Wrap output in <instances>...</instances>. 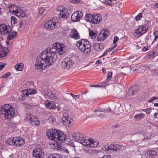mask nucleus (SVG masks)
I'll return each instance as SVG.
<instances>
[{
	"mask_svg": "<svg viewBox=\"0 0 158 158\" xmlns=\"http://www.w3.org/2000/svg\"><path fill=\"white\" fill-rule=\"evenodd\" d=\"M65 47L64 44L59 43H54L52 48L48 47L37 56L35 67L40 69L41 72L47 66L50 65L56 58V53L60 55H63L65 52Z\"/></svg>",
	"mask_w": 158,
	"mask_h": 158,
	"instance_id": "obj_1",
	"label": "nucleus"
},
{
	"mask_svg": "<svg viewBox=\"0 0 158 158\" xmlns=\"http://www.w3.org/2000/svg\"><path fill=\"white\" fill-rule=\"evenodd\" d=\"M46 135L50 140L57 143H62L66 139V135L62 132L55 129H50L46 132Z\"/></svg>",
	"mask_w": 158,
	"mask_h": 158,
	"instance_id": "obj_2",
	"label": "nucleus"
},
{
	"mask_svg": "<svg viewBox=\"0 0 158 158\" xmlns=\"http://www.w3.org/2000/svg\"><path fill=\"white\" fill-rule=\"evenodd\" d=\"M0 113L4 115L6 119L11 120L15 116V111L13 107L9 104H5L1 106Z\"/></svg>",
	"mask_w": 158,
	"mask_h": 158,
	"instance_id": "obj_3",
	"label": "nucleus"
},
{
	"mask_svg": "<svg viewBox=\"0 0 158 158\" xmlns=\"http://www.w3.org/2000/svg\"><path fill=\"white\" fill-rule=\"evenodd\" d=\"M0 32L2 35L8 34L7 39L9 40L13 39L17 34V32L12 31L11 27L6 25L4 24H0Z\"/></svg>",
	"mask_w": 158,
	"mask_h": 158,
	"instance_id": "obj_4",
	"label": "nucleus"
},
{
	"mask_svg": "<svg viewBox=\"0 0 158 158\" xmlns=\"http://www.w3.org/2000/svg\"><path fill=\"white\" fill-rule=\"evenodd\" d=\"M77 45L79 49L85 54L89 53L91 51L90 43L86 40L82 39L77 42Z\"/></svg>",
	"mask_w": 158,
	"mask_h": 158,
	"instance_id": "obj_5",
	"label": "nucleus"
},
{
	"mask_svg": "<svg viewBox=\"0 0 158 158\" xmlns=\"http://www.w3.org/2000/svg\"><path fill=\"white\" fill-rule=\"evenodd\" d=\"M5 144L19 146L25 143L24 140L21 137H15L8 138L5 142Z\"/></svg>",
	"mask_w": 158,
	"mask_h": 158,
	"instance_id": "obj_6",
	"label": "nucleus"
},
{
	"mask_svg": "<svg viewBox=\"0 0 158 158\" xmlns=\"http://www.w3.org/2000/svg\"><path fill=\"white\" fill-rule=\"evenodd\" d=\"M74 64L73 61L70 57H66L63 59L61 62V66L62 68L69 69H71Z\"/></svg>",
	"mask_w": 158,
	"mask_h": 158,
	"instance_id": "obj_7",
	"label": "nucleus"
},
{
	"mask_svg": "<svg viewBox=\"0 0 158 158\" xmlns=\"http://www.w3.org/2000/svg\"><path fill=\"white\" fill-rule=\"evenodd\" d=\"M56 10L59 15V17L61 18L66 19L69 17V13L67 9L64 6L60 5L56 8Z\"/></svg>",
	"mask_w": 158,
	"mask_h": 158,
	"instance_id": "obj_8",
	"label": "nucleus"
},
{
	"mask_svg": "<svg viewBox=\"0 0 158 158\" xmlns=\"http://www.w3.org/2000/svg\"><path fill=\"white\" fill-rule=\"evenodd\" d=\"M149 27V26H145L144 25L139 26L135 31L134 34V36L137 37L140 36L148 31Z\"/></svg>",
	"mask_w": 158,
	"mask_h": 158,
	"instance_id": "obj_9",
	"label": "nucleus"
},
{
	"mask_svg": "<svg viewBox=\"0 0 158 158\" xmlns=\"http://www.w3.org/2000/svg\"><path fill=\"white\" fill-rule=\"evenodd\" d=\"M73 138L76 141L84 145V143H85L86 139L83 137V134L79 132H76L72 135Z\"/></svg>",
	"mask_w": 158,
	"mask_h": 158,
	"instance_id": "obj_10",
	"label": "nucleus"
},
{
	"mask_svg": "<svg viewBox=\"0 0 158 158\" xmlns=\"http://www.w3.org/2000/svg\"><path fill=\"white\" fill-rule=\"evenodd\" d=\"M85 143H84V146L87 147H96L99 144V142L97 140H93L92 139H86Z\"/></svg>",
	"mask_w": 158,
	"mask_h": 158,
	"instance_id": "obj_11",
	"label": "nucleus"
},
{
	"mask_svg": "<svg viewBox=\"0 0 158 158\" xmlns=\"http://www.w3.org/2000/svg\"><path fill=\"white\" fill-rule=\"evenodd\" d=\"M32 155L35 158H44L45 156L44 152L39 148H36L33 150Z\"/></svg>",
	"mask_w": 158,
	"mask_h": 158,
	"instance_id": "obj_12",
	"label": "nucleus"
},
{
	"mask_svg": "<svg viewBox=\"0 0 158 158\" xmlns=\"http://www.w3.org/2000/svg\"><path fill=\"white\" fill-rule=\"evenodd\" d=\"M110 32L107 29H103L102 30L98 37V40L102 41L106 39L109 35Z\"/></svg>",
	"mask_w": 158,
	"mask_h": 158,
	"instance_id": "obj_13",
	"label": "nucleus"
},
{
	"mask_svg": "<svg viewBox=\"0 0 158 158\" xmlns=\"http://www.w3.org/2000/svg\"><path fill=\"white\" fill-rule=\"evenodd\" d=\"M82 15V13L81 11H76L72 14L71 19L73 22H77L80 20Z\"/></svg>",
	"mask_w": 158,
	"mask_h": 158,
	"instance_id": "obj_14",
	"label": "nucleus"
},
{
	"mask_svg": "<svg viewBox=\"0 0 158 158\" xmlns=\"http://www.w3.org/2000/svg\"><path fill=\"white\" fill-rule=\"evenodd\" d=\"M139 89L137 85H133L130 87L128 92L127 94L130 96H132L136 94L139 91Z\"/></svg>",
	"mask_w": 158,
	"mask_h": 158,
	"instance_id": "obj_15",
	"label": "nucleus"
},
{
	"mask_svg": "<svg viewBox=\"0 0 158 158\" xmlns=\"http://www.w3.org/2000/svg\"><path fill=\"white\" fill-rule=\"evenodd\" d=\"M20 7L12 4H10L8 5V6L7 7L6 9L8 11H9L10 12H12L15 15L16 12H17L18 9Z\"/></svg>",
	"mask_w": 158,
	"mask_h": 158,
	"instance_id": "obj_16",
	"label": "nucleus"
},
{
	"mask_svg": "<svg viewBox=\"0 0 158 158\" xmlns=\"http://www.w3.org/2000/svg\"><path fill=\"white\" fill-rule=\"evenodd\" d=\"M53 19L50 20L46 22L44 24L45 27L47 29H53L55 26L56 22L53 21Z\"/></svg>",
	"mask_w": 158,
	"mask_h": 158,
	"instance_id": "obj_17",
	"label": "nucleus"
},
{
	"mask_svg": "<svg viewBox=\"0 0 158 158\" xmlns=\"http://www.w3.org/2000/svg\"><path fill=\"white\" fill-rule=\"evenodd\" d=\"M9 50L7 48H3L0 43V58L6 56L8 53Z\"/></svg>",
	"mask_w": 158,
	"mask_h": 158,
	"instance_id": "obj_18",
	"label": "nucleus"
},
{
	"mask_svg": "<svg viewBox=\"0 0 158 158\" xmlns=\"http://www.w3.org/2000/svg\"><path fill=\"white\" fill-rule=\"evenodd\" d=\"M69 35L71 37L75 40H77L80 38L79 33L76 29L72 30L70 32Z\"/></svg>",
	"mask_w": 158,
	"mask_h": 158,
	"instance_id": "obj_19",
	"label": "nucleus"
},
{
	"mask_svg": "<svg viewBox=\"0 0 158 158\" xmlns=\"http://www.w3.org/2000/svg\"><path fill=\"white\" fill-rule=\"evenodd\" d=\"M102 19V17L98 14L93 15L92 23L94 24L99 23Z\"/></svg>",
	"mask_w": 158,
	"mask_h": 158,
	"instance_id": "obj_20",
	"label": "nucleus"
},
{
	"mask_svg": "<svg viewBox=\"0 0 158 158\" xmlns=\"http://www.w3.org/2000/svg\"><path fill=\"white\" fill-rule=\"evenodd\" d=\"M104 45L101 43H94L93 47L94 49L97 51H100L102 50L104 47Z\"/></svg>",
	"mask_w": 158,
	"mask_h": 158,
	"instance_id": "obj_21",
	"label": "nucleus"
},
{
	"mask_svg": "<svg viewBox=\"0 0 158 158\" xmlns=\"http://www.w3.org/2000/svg\"><path fill=\"white\" fill-rule=\"evenodd\" d=\"M29 123L31 125L38 126L40 124V121L38 118L35 116L33 117V118H32L31 120H29Z\"/></svg>",
	"mask_w": 158,
	"mask_h": 158,
	"instance_id": "obj_22",
	"label": "nucleus"
},
{
	"mask_svg": "<svg viewBox=\"0 0 158 158\" xmlns=\"http://www.w3.org/2000/svg\"><path fill=\"white\" fill-rule=\"evenodd\" d=\"M100 1L103 3L111 6H114L116 2L115 0H100Z\"/></svg>",
	"mask_w": 158,
	"mask_h": 158,
	"instance_id": "obj_23",
	"label": "nucleus"
},
{
	"mask_svg": "<svg viewBox=\"0 0 158 158\" xmlns=\"http://www.w3.org/2000/svg\"><path fill=\"white\" fill-rule=\"evenodd\" d=\"M121 148V145L118 144L113 143L110 144V149L113 150H118Z\"/></svg>",
	"mask_w": 158,
	"mask_h": 158,
	"instance_id": "obj_24",
	"label": "nucleus"
},
{
	"mask_svg": "<svg viewBox=\"0 0 158 158\" xmlns=\"http://www.w3.org/2000/svg\"><path fill=\"white\" fill-rule=\"evenodd\" d=\"M47 158H63V157L60 154L54 153L49 155Z\"/></svg>",
	"mask_w": 158,
	"mask_h": 158,
	"instance_id": "obj_25",
	"label": "nucleus"
},
{
	"mask_svg": "<svg viewBox=\"0 0 158 158\" xmlns=\"http://www.w3.org/2000/svg\"><path fill=\"white\" fill-rule=\"evenodd\" d=\"M144 115L143 113L139 114H136L135 116V121H139L144 118Z\"/></svg>",
	"mask_w": 158,
	"mask_h": 158,
	"instance_id": "obj_26",
	"label": "nucleus"
},
{
	"mask_svg": "<svg viewBox=\"0 0 158 158\" xmlns=\"http://www.w3.org/2000/svg\"><path fill=\"white\" fill-rule=\"evenodd\" d=\"M15 15L18 17H23L25 15V12L23 11L21 9V8L20 7L18 9L17 12H16Z\"/></svg>",
	"mask_w": 158,
	"mask_h": 158,
	"instance_id": "obj_27",
	"label": "nucleus"
},
{
	"mask_svg": "<svg viewBox=\"0 0 158 158\" xmlns=\"http://www.w3.org/2000/svg\"><path fill=\"white\" fill-rule=\"evenodd\" d=\"M157 156V152L154 150H150L149 152V156L150 158H153Z\"/></svg>",
	"mask_w": 158,
	"mask_h": 158,
	"instance_id": "obj_28",
	"label": "nucleus"
},
{
	"mask_svg": "<svg viewBox=\"0 0 158 158\" xmlns=\"http://www.w3.org/2000/svg\"><path fill=\"white\" fill-rule=\"evenodd\" d=\"M93 17V15L89 14H86L85 17V19L86 21L90 22L92 23Z\"/></svg>",
	"mask_w": 158,
	"mask_h": 158,
	"instance_id": "obj_29",
	"label": "nucleus"
},
{
	"mask_svg": "<svg viewBox=\"0 0 158 158\" xmlns=\"http://www.w3.org/2000/svg\"><path fill=\"white\" fill-rule=\"evenodd\" d=\"M23 64L20 63L16 64L15 66V68L17 71H21L23 69Z\"/></svg>",
	"mask_w": 158,
	"mask_h": 158,
	"instance_id": "obj_30",
	"label": "nucleus"
},
{
	"mask_svg": "<svg viewBox=\"0 0 158 158\" xmlns=\"http://www.w3.org/2000/svg\"><path fill=\"white\" fill-rule=\"evenodd\" d=\"M34 116H33L30 114L27 113L26 115L25 119L26 121L29 122V120H31L32 119V118H33V117Z\"/></svg>",
	"mask_w": 158,
	"mask_h": 158,
	"instance_id": "obj_31",
	"label": "nucleus"
},
{
	"mask_svg": "<svg viewBox=\"0 0 158 158\" xmlns=\"http://www.w3.org/2000/svg\"><path fill=\"white\" fill-rule=\"evenodd\" d=\"M27 94L28 95V96L29 97H30V96H29L30 95L33 94H34L36 93V91L32 89H26Z\"/></svg>",
	"mask_w": 158,
	"mask_h": 158,
	"instance_id": "obj_32",
	"label": "nucleus"
},
{
	"mask_svg": "<svg viewBox=\"0 0 158 158\" xmlns=\"http://www.w3.org/2000/svg\"><path fill=\"white\" fill-rule=\"evenodd\" d=\"M63 118H62L63 123H64L65 121H66L67 119H68L69 117H68V114L67 113H64L63 114Z\"/></svg>",
	"mask_w": 158,
	"mask_h": 158,
	"instance_id": "obj_33",
	"label": "nucleus"
},
{
	"mask_svg": "<svg viewBox=\"0 0 158 158\" xmlns=\"http://www.w3.org/2000/svg\"><path fill=\"white\" fill-rule=\"evenodd\" d=\"M109 109L108 110V109L107 110H105L104 109H99L98 110H95V112H96L98 111L100 112H103L105 113H106L108 112H110L111 111V109L109 107Z\"/></svg>",
	"mask_w": 158,
	"mask_h": 158,
	"instance_id": "obj_34",
	"label": "nucleus"
},
{
	"mask_svg": "<svg viewBox=\"0 0 158 158\" xmlns=\"http://www.w3.org/2000/svg\"><path fill=\"white\" fill-rule=\"evenodd\" d=\"M73 118H71L70 117L68 118V119H67L66 120V121L64 122L65 124H73Z\"/></svg>",
	"mask_w": 158,
	"mask_h": 158,
	"instance_id": "obj_35",
	"label": "nucleus"
},
{
	"mask_svg": "<svg viewBox=\"0 0 158 158\" xmlns=\"http://www.w3.org/2000/svg\"><path fill=\"white\" fill-rule=\"evenodd\" d=\"M46 104V107L48 109H53L55 107L54 106L52 103L50 102H47Z\"/></svg>",
	"mask_w": 158,
	"mask_h": 158,
	"instance_id": "obj_36",
	"label": "nucleus"
},
{
	"mask_svg": "<svg viewBox=\"0 0 158 158\" xmlns=\"http://www.w3.org/2000/svg\"><path fill=\"white\" fill-rule=\"evenodd\" d=\"M69 1L71 3L74 4H78L79 3L82 4L83 3V2L81 0H69Z\"/></svg>",
	"mask_w": 158,
	"mask_h": 158,
	"instance_id": "obj_37",
	"label": "nucleus"
},
{
	"mask_svg": "<svg viewBox=\"0 0 158 158\" xmlns=\"http://www.w3.org/2000/svg\"><path fill=\"white\" fill-rule=\"evenodd\" d=\"M153 35L155 36L153 40L152 41V44L156 41V40L158 38V31L154 32Z\"/></svg>",
	"mask_w": 158,
	"mask_h": 158,
	"instance_id": "obj_38",
	"label": "nucleus"
},
{
	"mask_svg": "<svg viewBox=\"0 0 158 158\" xmlns=\"http://www.w3.org/2000/svg\"><path fill=\"white\" fill-rule=\"evenodd\" d=\"M89 35L92 37V39H94L96 37L97 34L96 33L92 31H89Z\"/></svg>",
	"mask_w": 158,
	"mask_h": 158,
	"instance_id": "obj_39",
	"label": "nucleus"
},
{
	"mask_svg": "<svg viewBox=\"0 0 158 158\" xmlns=\"http://www.w3.org/2000/svg\"><path fill=\"white\" fill-rule=\"evenodd\" d=\"M109 80H107V79L105 81L101 82L100 84L102 85L106 86L110 84L109 83Z\"/></svg>",
	"mask_w": 158,
	"mask_h": 158,
	"instance_id": "obj_40",
	"label": "nucleus"
},
{
	"mask_svg": "<svg viewBox=\"0 0 158 158\" xmlns=\"http://www.w3.org/2000/svg\"><path fill=\"white\" fill-rule=\"evenodd\" d=\"M46 10L44 7H41L39 9V12L41 15H43L45 12Z\"/></svg>",
	"mask_w": 158,
	"mask_h": 158,
	"instance_id": "obj_41",
	"label": "nucleus"
},
{
	"mask_svg": "<svg viewBox=\"0 0 158 158\" xmlns=\"http://www.w3.org/2000/svg\"><path fill=\"white\" fill-rule=\"evenodd\" d=\"M16 20L15 18L14 17H11V23L12 25L15 24L16 21Z\"/></svg>",
	"mask_w": 158,
	"mask_h": 158,
	"instance_id": "obj_42",
	"label": "nucleus"
},
{
	"mask_svg": "<svg viewBox=\"0 0 158 158\" xmlns=\"http://www.w3.org/2000/svg\"><path fill=\"white\" fill-rule=\"evenodd\" d=\"M52 92L51 91H47V90L44 91V93L46 96H48V97L50 98Z\"/></svg>",
	"mask_w": 158,
	"mask_h": 158,
	"instance_id": "obj_43",
	"label": "nucleus"
},
{
	"mask_svg": "<svg viewBox=\"0 0 158 158\" xmlns=\"http://www.w3.org/2000/svg\"><path fill=\"white\" fill-rule=\"evenodd\" d=\"M151 110V109L149 108L147 109H143L142 110L145 112L147 114H149L150 113Z\"/></svg>",
	"mask_w": 158,
	"mask_h": 158,
	"instance_id": "obj_44",
	"label": "nucleus"
},
{
	"mask_svg": "<svg viewBox=\"0 0 158 158\" xmlns=\"http://www.w3.org/2000/svg\"><path fill=\"white\" fill-rule=\"evenodd\" d=\"M22 97H28L26 89L23 90L22 91Z\"/></svg>",
	"mask_w": 158,
	"mask_h": 158,
	"instance_id": "obj_45",
	"label": "nucleus"
},
{
	"mask_svg": "<svg viewBox=\"0 0 158 158\" xmlns=\"http://www.w3.org/2000/svg\"><path fill=\"white\" fill-rule=\"evenodd\" d=\"M142 16V13H139L135 17V19L137 21L139 20L141 18Z\"/></svg>",
	"mask_w": 158,
	"mask_h": 158,
	"instance_id": "obj_46",
	"label": "nucleus"
},
{
	"mask_svg": "<svg viewBox=\"0 0 158 158\" xmlns=\"http://www.w3.org/2000/svg\"><path fill=\"white\" fill-rule=\"evenodd\" d=\"M50 98L53 100H56L57 98L56 95L55 94H53L52 92L50 97Z\"/></svg>",
	"mask_w": 158,
	"mask_h": 158,
	"instance_id": "obj_47",
	"label": "nucleus"
},
{
	"mask_svg": "<svg viewBox=\"0 0 158 158\" xmlns=\"http://www.w3.org/2000/svg\"><path fill=\"white\" fill-rule=\"evenodd\" d=\"M10 75V72L7 73L2 75V78H6L9 77Z\"/></svg>",
	"mask_w": 158,
	"mask_h": 158,
	"instance_id": "obj_48",
	"label": "nucleus"
},
{
	"mask_svg": "<svg viewBox=\"0 0 158 158\" xmlns=\"http://www.w3.org/2000/svg\"><path fill=\"white\" fill-rule=\"evenodd\" d=\"M154 52H150L147 54L148 56L150 57H154Z\"/></svg>",
	"mask_w": 158,
	"mask_h": 158,
	"instance_id": "obj_49",
	"label": "nucleus"
},
{
	"mask_svg": "<svg viewBox=\"0 0 158 158\" xmlns=\"http://www.w3.org/2000/svg\"><path fill=\"white\" fill-rule=\"evenodd\" d=\"M86 92H85L83 93L82 95V99H83L84 101H86L87 99V97L85 95V94Z\"/></svg>",
	"mask_w": 158,
	"mask_h": 158,
	"instance_id": "obj_50",
	"label": "nucleus"
},
{
	"mask_svg": "<svg viewBox=\"0 0 158 158\" xmlns=\"http://www.w3.org/2000/svg\"><path fill=\"white\" fill-rule=\"evenodd\" d=\"M105 148L106 151H108L109 150H110V145L109 144H106L105 147H104Z\"/></svg>",
	"mask_w": 158,
	"mask_h": 158,
	"instance_id": "obj_51",
	"label": "nucleus"
},
{
	"mask_svg": "<svg viewBox=\"0 0 158 158\" xmlns=\"http://www.w3.org/2000/svg\"><path fill=\"white\" fill-rule=\"evenodd\" d=\"M112 76V73L110 72L108 73V75L107 77V79L110 80Z\"/></svg>",
	"mask_w": 158,
	"mask_h": 158,
	"instance_id": "obj_52",
	"label": "nucleus"
},
{
	"mask_svg": "<svg viewBox=\"0 0 158 158\" xmlns=\"http://www.w3.org/2000/svg\"><path fill=\"white\" fill-rule=\"evenodd\" d=\"M71 96L73 97L74 98L76 99L77 98H78L80 95H75L73 94L72 93H70V94Z\"/></svg>",
	"mask_w": 158,
	"mask_h": 158,
	"instance_id": "obj_53",
	"label": "nucleus"
},
{
	"mask_svg": "<svg viewBox=\"0 0 158 158\" xmlns=\"http://www.w3.org/2000/svg\"><path fill=\"white\" fill-rule=\"evenodd\" d=\"M119 38L117 36H115L114 38V39L113 41V43L115 44L118 40Z\"/></svg>",
	"mask_w": 158,
	"mask_h": 158,
	"instance_id": "obj_54",
	"label": "nucleus"
},
{
	"mask_svg": "<svg viewBox=\"0 0 158 158\" xmlns=\"http://www.w3.org/2000/svg\"><path fill=\"white\" fill-rule=\"evenodd\" d=\"M49 119L50 121L52 122H53L55 120V118L53 116H50L49 118Z\"/></svg>",
	"mask_w": 158,
	"mask_h": 158,
	"instance_id": "obj_55",
	"label": "nucleus"
},
{
	"mask_svg": "<svg viewBox=\"0 0 158 158\" xmlns=\"http://www.w3.org/2000/svg\"><path fill=\"white\" fill-rule=\"evenodd\" d=\"M5 65L3 64L2 62H0V70H1L5 67Z\"/></svg>",
	"mask_w": 158,
	"mask_h": 158,
	"instance_id": "obj_56",
	"label": "nucleus"
},
{
	"mask_svg": "<svg viewBox=\"0 0 158 158\" xmlns=\"http://www.w3.org/2000/svg\"><path fill=\"white\" fill-rule=\"evenodd\" d=\"M102 63V61L101 60H97L96 62V64H100Z\"/></svg>",
	"mask_w": 158,
	"mask_h": 158,
	"instance_id": "obj_57",
	"label": "nucleus"
},
{
	"mask_svg": "<svg viewBox=\"0 0 158 158\" xmlns=\"http://www.w3.org/2000/svg\"><path fill=\"white\" fill-rule=\"evenodd\" d=\"M110 156V155H106L103 156L101 158H111Z\"/></svg>",
	"mask_w": 158,
	"mask_h": 158,
	"instance_id": "obj_58",
	"label": "nucleus"
},
{
	"mask_svg": "<svg viewBox=\"0 0 158 158\" xmlns=\"http://www.w3.org/2000/svg\"><path fill=\"white\" fill-rule=\"evenodd\" d=\"M107 53H108V52H107V50H106L103 53V54L101 56H106V54Z\"/></svg>",
	"mask_w": 158,
	"mask_h": 158,
	"instance_id": "obj_59",
	"label": "nucleus"
},
{
	"mask_svg": "<svg viewBox=\"0 0 158 158\" xmlns=\"http://www.w3.org/2000/svg\"><path fill=\"white\" fill-rule=\"evenodd\" d=\"M154 100V98L153 97H152L150 99H149L148 102H152Z\"/></svg>",
	"mask_w": 158,
	"mask_h": 158,
	"instance_id": "obj_60",
	"label": "nucleus"
},
{
	"mask_svg": "<svg viewBox=\"0 0 158 158\" xmlns=\"http://www.w3.org/2000/svg\"><path fill=\"white\" fill-rule=\"evenodd\" d=\"M90 86L91 87H101L100 85H90Z\"/></svg>",
	"mask_w": 158,
	"mask_h": 158,
	"instance_id": "obj_61",
	"label": "nucleus"
},
{
	"mask_svg": "<svg viewBox=\"0 0 158 158\" xmlns=\"http://www.w3.org/2000/svg\"><path fill=\"white\" fill-rule=\"evenodd\" d=\"M154 6L155 8H157L158 7V3H155V4L154 5Z\"/></svg>",
	"mask_w": 158,
	"mask_h": 158,
	"instance_id": "obj_62",
	"label": "nucleus"
},
{
	"mask_svg": "<svg viewBox=\"0 0 158 158\" xmlns=\"http://www.w3.org/2000/svg\"><path fill=\"white\" fill-rule=\"evenodd\" d=\"M64 152L66 153L67 154H68L69 153V151L67 149H64Z\"/></svg>",
	"mask_w": 158,
	"mask_h": 158,
	"instance_id": "obj_63",
	"label": "nucleus"
},
{
	"mask_svg": "<svg viewBox=\"0 0 158 158\" xmlns=\"http://www.w3.org/2000/svg\"><path fill=\"white\" fill-rule=\"evenodd\" d=\"M113 49L112 48H109L108 50H107V52H110Z\"/></svg>",
	"mask_w": 158,
	"mask_h": 158,
	"instance_id": "obj_64",
	"label": "nucleus"
}]
</instances>
